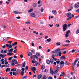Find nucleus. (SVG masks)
Listing matches in <instances>:
<instances>
[{"instance_id":"nucleus-1","label":"nucleus","mask_w":79,"mask_h":79,"mask_svg":"<svg viewBox=\"0 0 79 79\" xmlns=\"http://www.w3.org/2000/svg\"><path fill=\"white\" fill-rule=\"evenodd\" d=\"M76 64V63L74 62L72 64V70L74 71H76V69H74V66Z\"/></svg>"},{"instance_id":"nucleus-2","label":"nucleus","mask_w":79,"mask_h":79,"mask_svg":"<svg viewBox=\"0 0 79 79\" xmlns=\"http://www.w3.org/2000/svg\"><path fill=\"white\" fill-rule=\"evenodd\" d=\"M61 49L60 48H57L56 49L55 51H53L52 52V53H57L58 51H60Z\"/></svg>"},{"instance_id":"nucleus-3","label":"nucleus","mask_w":79,"mask_h":79,"mask_svg":"<svg viewBox=\"0 0 79 79\" xmlns=\"http://www.w3.org/2000/svg\"><path fill=\"white\" fill-rule=\"evenodd\" d=\"M64 62L63 61H62L60 62L59 64V67L60 68V69L62 67H63L64 66Z\"/></svg>"},{"instance_id":"nucleus-4","label":"nucleus","mask_w":79,"mask_h":79,"mask_svg":"<svg viewBox=\"0 0 79 79\" xmlns=\"http://www.w3.org/2000/svg\"><path fill=\"white\" fill-rule=\"evenodd\" d=\"M58 53L57 54H55V56H61V51L58 52H57Z\"/></svg>"},{"instance_id":"nucleus-5","label":"nucleus","mask_w":79,"mask_h":79,"mask_svg":"<svg viewBox=\"0 0 79 79\" xmlns=\"http://www.w3.org/2000/svg\"><path fill=\"white\" fill-rule=\"evenodd\" d=\"M67 28V25L66 24H64L63 26V30L64 31H65L66 30Z\"/></svg>"},{"instance_id":"nucleus-6","label":"nucleus","mask_w":79,"mask_h":79,"mask_svg":"<svg viewBox=\"0 0 79 79\" xmlns=\"http://www.w3.org/2000/svg\"><path fill=\"white\" fill-rule=\"evenodd\" d=\"M66 16L67 17L72 18V17H71V13L70 12L67 13L66 14Z\"/></svg>"},{"instance_id":"nucleus-7","label":"nucleus","mask_w":79,"mask_h":79,"mask_svg":"<svg viewBox=\"0 0 79 79\" xmlns=\"http://www.w3.org/2000/svg\"><path fill=\"white\" fill-rule=\"evenodd\" d=\"M70 33V31H68L66 33V34L65 35V37H68L69 36V34Z\"/></svg>"},{"instance_id":"nucleus-8","label":"nucleus","mask_w":79,"mask_h":79,"mask_svg":"<svg viewBox=\"0 0 79 79\" xmlns=\"http://www.w3.org/2000/svg\"><path fill=\"white\" fill-rule=\"evenodd\" d=\"M13 13H14V14H21V13H22V12H18L15 10L13 11Z\"/></svg>"},{"instance_id":"nucleus-9","label":"nucleus","mask_w":79,"mask_h":79,"mask_svg":"<svg viewBox=\"0 0 79 79\" xmlns=\"http://www.w3.org/2000/svg\"><path fill=\"white\" fill-rule=\"evenodd\" d=\"M50 74H52V76H53V74H54V72H53V69H50Z\"/></svg>"},{"instance_id":"nucleus-10","label":"nucleus","mask_w":79,"mask_h":79,"mask_svg":"<svg viewBox=\"0 0 79 79\" xmlns=\"http://www.w3.org/2000/svg\"><path fill=\"white\" fill-rule=\"evenodd\" d=\"M56 68L57 69H56L54 72L55 73H58V71H59V69H60V67H56Z\"/></svg>"},{"instance_id":"nucleus-11","label":"nucleus","mask_w":79,"mask_h":79,"mask_svg":"<svg viewBox=\"0 0 79 79\" xmlns=\"http://www.w3.org/2000/svg\"><path fill=\"white\" fill-rule=\"evenodd\" d=\"M12 63H15V64H18V62L15 59L12 60Z\"/></svg>"},{"instance_id":"nucleus-12","label":"nucleus","mask_w":79,"mask_h":79,"mask_svg":"<svg viewBox=\"0 0 79 79\" xmlns=\"http://www.w3.org/2000/svg\"><path fill=\"white\" fill-rule=\"evenodd\" d=\"M57 65H56V67H60V61H56Z\"/></svg>"},{"instance_id":"nucleus-13","label":"nucleus","mask_w":79,"mask_h":79,"mask_svg":"<svg viewBox=\"0 0 79 79\" xmlns=\"http://www.w3.org/2000/svg\"><path fill=\"white\" fill-rule=\"evenodd\" d=\"M22 71H21V74L22 76L24 75V71L25 70V69L24 68H22L21 69Z\"/></svg>"},{"instance_id":"nucleus-14","label":"nucleus","mask_w":79,"mask_h":79,"mask_svg":"<svg viewBox=\"0 0 79 79\" xmlns=\"http://www.w3.org/2000/svg\"><path fill=\"white\" fill-rule=\"evenodd\" d=\"M52 13H53V14L54 15H56V14H57V12H56V10H53L52 11Z\"/></svg>"},{"instance_id":"nucleus-15","label":"nucleus","mask_w":79,"mask_h":79,"mask_svg":"<svg viewBox=\"0 0 79 79\" xmlns=\"http://www.w3.org/2000/svg\"><path fill=\"white\" fill-rule=\"evenodd\" d=\"M30 16H31L32 17H33V18H35V14L33 13H31L30 14Z\"/></svg>"},{"instance_id":"nucleus-16","label":"nucleus","mask_w":79,"mask_h":79,"mask_svg":"<svg viewBox=\"0 0 79 79\" xmlns=\"http://www.w3.org/2000/svg\"><path fill=\"white\" fill-rule=\"evenodd\" d=\"M50 63H51V64H52L53 63V62H54V61H55L53 59H50Z\"/></svg>"},{"instance_id":"nucleus-17","label":"nucleus","mask_w":79,"mask_h":79,"mask_svg":"<svg viewBox=\"0 0 79 79\" xmlns=\"http://www.w3.org/2000/svg\"><path fill=\"white\" fill-rule=\"evenodd\" d=\"M55 57V55L52 54V58H53V59L55 61H56L57 60V59H56V58H54Z\"/></svg>"},{"instance_id":"nucleus-18","label":"nucleus","mask_w":79,"mask_h":79,"mask_svg":"<svg viewBox=\"0 0 79 79\" xmlns=\"http://www.w3.org/2000/svg\"><path fill=\"white\" fill-rule=\"evenodd\" d=\"M32 57H33V58H36V59H37V58H38V57L36 55H33V56L32 57H31V59L32 58Z\"/></svg>"},{"instance_id":"nucleus-19","label":"nucleus","mask_w":79,"mask_h":79,"mask_svg":"<svg viewBox=\"0 0 79 79\" xmlns=\"http://www.w3.org/2000/svg\"><path fill=\"white\" fill-rule=\"evenodd\" d=\"M42 75H41V74L39 75L37 77V78L38 79H40V78H41L42 77Z\"/></svg>"},{"instance_id":"nucleus-20","label":"nucleus","mask_w":79,"mask_h":79,"mask_svg":"<svg viewBox=\"0 0 79 79\" xmlns=\"http://www.w3.org/2000/svg\"><path fill=\"white\" fill-rule=\"evenodd\" d=\"M60 59L61 60H62V59H64V60H66V58L65 57H64V56H62L60 57Z\"/></svg>"},{"instance_id":"nucleus-21","label":"nucleus","mask_w":79,"mask_h":79,"mask_svg":"<svg viewBox=\"0 0 79 79\" xmlns=\"http://www.w3.org/2000/svg\"><path fill=\"white\" fill-rule=\"evenodd\" d=\"M28 66H26L25 67V73H26V72L27 71V70H28Z\"/></svg>"},{"instance_id":"nucleus-22","label":"nucleus","mask_w":79,"mask_h":79,"mask_svg":"<svg viewBox=\"0 0 79 79\" xmlns=\"http://www.w3.org/2000/svg\"><path fill=\"white\" fill-rule=\"evenodd\" d=\"M25 24H27V25L30 24L31 22H30V21H28V22H25Z\"/></svg>"},{"instance_id":"nucleus-23","label":"nucleus","mask_w":79,"mask_h":79,"mask_svg":"<svg viewBox=\"0 0 79 79\" xmlns=\"http://www.w3.org/2000/svg\"><path fill=\"white\" fill-rule=\"evenodd\" d=\"M7 54L8 55H9L10 56H11V55H13V53L11 52L7 53Z\"/></svg>"},{"instance_id":"nucleus-24","label":"nucleus","mask_w":79,"mask_h":79,"mask_svg":"<svg viewBox=\"0 0 79 79\" xmlns=\"http://www.w3.org/2000/svg\"><path fill=\"white\" fill-rule=\"evenodd\" d=\"M74 8H79V5H77V4H75L74 5Z\"/></svg>"},{"instance_id":"nucleus-25","label":"nucleus","mask_w":79,"mask_h":79,"mask_svg":"<svg viewBox=\"0 0 79 79\" xmlns=\"http://www.w3.org/2000/svg\"><path fill=\"white\" fill-rule=\"evenodd\" d=\"M10 71V68H8L6 69V72H8V71Z\"/></svg>"},{"instance_id":"nucleus-26","label":"nucleus","mask_w":79,"mask_h":79,"mask_svg":"<svg viewBox=\"0 0 79 79\" xmlns=\"http://www.w3.org/2000/svg\"><path fill=\"white\" fill-rule=\"evenodd\" d=\"M4 61L5 62V64H6V65L7 64H8V60H4Z\"/></svg>"},{"instance_id":"nucleus-27","label":"nucleus","mask_w":79,"mask_h":79,"mask_svg":"<svg viewBox=\"0 0 79 79\" xmlns=\"http://www.w3.org/2000/svg\"><path fill=\"white\" fill-rule=\"evenodd\" d=\"M32 71H36V69H35V67H33L32 69Z\"/></svg>"},{"instance_id":"nucleus-28","label":"nucleus","mask_w":79,"mask_h":79,"mask_svg":"<svg viewBox=\"0 0 79 79\" xmlns=\"http://www.w3.org/2000/svg\"><path fill=\"white\" fill-rule=\"evenodd\" d=\"M45 69V66L44 65H43L41 66V69L43 70V69Z\"/></svg>"},{"instance_id":"nucleus-29","label":"nucleus","mask_w":79,"mask_h":79,"mask_svg":"<svg viewBox=\"0 0 79 79\" xmlns=\"http://www.w3.org/2000/svg\"><path fill=\"white\" fill-rule=\"evenodd\" d=\"M33 11V9H31L29 10L28 11V13H31V12H32V11Z\"/></svg>"},{"instance_id":"nucleus-30","label":"nucleus","mask_w":79,"mask_h":79,"mask_svg":"<svg viewBox=\"0 0 79 79\" xmlns=\"http://www.w3.org/2000/svg\"><path fill=\"white\" fill-rule=\"evenodd\" d=\"M32 6H33V7H36V6H37V4H35V3H34L33 4Z\"/></svg>"},{"instance_id":"nucleus-31","label":"nucleus","mask_w":79,"mask_h":79,"mask_svg":"<svg viewBox=\"0 0 79 79\" xmlns=\"http://www.w3.org/2000/svg\"><path fill=\"white\" fill-rule=\"evenodd\" d=\"M13 48H11L10 50L8 51V52L11 53V52H13Z\"/></svg>"},{"instance_id":"nucleus-32","label":"nucleus","mask_w":79,"mask_h":79,"mask_svg":"<svg viewBox=\"0 0 79 79\" xmlns=\"http://www.w3.org/2000/svg\"><path fill=\"white\" fill-rule=\"evenodd\" d=\"M12 58H13V57L9 58L8 57L7 58V60H10H10H12Z\"/></svg>"},{"instance_id":"nucleus-33","label":"nucleus","mask_w":79,"mask_h":79,"mask_svg":"<svg viewBox=\"0 0 79 79\" xmlns=\"http://www.w3.org/2000/svg\"><path fill=\"white\" fill-rule=\"evenodd\" d=\"M13 74L14 75L16 76V75H17V73L16 72H13Z\"/></svg>"},{"instance_id":"nucleus-34","label":"nucleus","mask_w":79,"mask_h":79,"mask_svg":"<svg viewBox=\"0 0 79 79\" xmlns=\"http://www.w3.org/2000/svg\"><path fill=\"white\" fill-rule=\"evenodd\" d=\"M28 55L29 56H32V53L29 52L28 53Z\"/></svg>"},{"instance_id":"nucleus-35","label":"nucleus","mask_w":79,"mask_h":79,"mask_svg":"<svg viewBox=\"0 0 79 79\" xmlns=\"http://www.w3.org/2000/svg\"><path fill=\"white\" fill-rule=\"evenodd\" d=\"M64 63L65 64H66V65H69V63L68 61H66Z\"/></svg>"},{"instance_id":"nucleus-36","label":"nucleus","mask_w":79,"mask_h":79,"mask_svg":"<svg viewBox=\"0 0 79 79\" xmlns=\"http://www.w3.org/2000/svg\"><path fill=\"white\" fill-rule=\"evenodd\" d=\"M16 71V69H11V71Z\"/></svg>"},{"instance_id":"nucleus-37","label":"nucleus","mask_w":79,"mask_h":79,"mask_svg":"<svg viewBox=\"0 0 79 79\" xmlns=\"http://www.w3.org/2000/svg\"><path fill=\"white\" fill-rule=\"evenodd\" d=\"M25 65L26 63H25V62H24V63L22 65V68H24V67H25Z\"/></svg>"},{"instance_id":"nucleus-38","label":"nucleus","mask_w":79,"mask_h":79,"mask_svg":"<svg viewBox=\"0 0 79 79\" xmlns=\"http://www.w3.org/2000/svg\"><path fill=\"white\" fill-rule=\"evenodd\" d=\"M46 41L47 42H50L51 41V39H48Z\"/></svg>"},{"instance_id":"nucleus-39","label":"nucleus","mask_w":79,"mask_h":79,"mask_svg":"<svg viewBox=\"0 0 79 79\" xmlns=\"http://www.w3.org/2000/svg\"><path fill=\"white\" fill-rule=\"evenodd\" d=\"M46 63L47 64H50V61L49 60H47L46 61Z\"/></svg>"},{"instance_id":"nucleus-40","label":"nucleus","mask_w":79,"mask_h":79,"mask_svg":"<svg viewBox=\"0 0 79 79\" xmlns=\"http://www.w3.org/2000/svg\"><path fill=\"white\" fill-rule=\"evenodd\" d=\"M79 58H77V59L75 60V61H74V62H75V63H76V62H77V61H78V60H79Z\"/></svg>"},{"instance_id":"nucleus-41","label":"nucleus","mask_w":79,"mask_h":79,"mask_svg":"<svg viewBox=\"0 0 79 79\" xmlns=\"http://www.w3.org/2000/svg\"><path fill=\"white\" fill-rule=\"evenodd\" d=\"M41 10H40V11H41V12H43V11H44V10L43 9V7H41Z\"/></svg>"},{"instance_id":"nucleus-42","label":"nucleus","mask_w":79,"mask_h":79,"mask_svg":"<svg viewBox=\"0 0 79 79\" xmlns=\"http://www.w3.org/2000/svg\"><path fill=\"white\" fill-rule=\"evenodd\" d=\"M79 29H77V31L76 32V34H79Z\"/></svg>"},{"instance_id":"nucleus-43","label":"nucleus","mask_w":79,"mask_h":79,"mask_svg":"<svg viewBox=\"0 0 79 79\" xmlns=\"http://www.w3.org/2000/svg\"><path fill=\"white\" fill-rule=\"evenodd\" d=\"M36 55L38 56H40V53L37 52L36 53Z\"/></svg>"},{"instance_id":"nucleus-44","label":"nucleus","mask_w":79,"mask_h":79,"mask_svg":"<svg viewBox=\"0 0 79 79\" xmlns=\"http://www.w3.org/2000/svg\"><path fill=\"white\" fill-rule=\"evenodd\" d=\"M0 57H1V58H4V55H3L0 54Z\"/></svg>"},{"instance_id":"nucleus-45","label":"nucleus","mask_w":79,"mask_h":79,"mask_svg":"<svg viewBox=\"0 0 79 79\" xmlns=\"http://www.w3.org/2000/svg\"><path fill=\"white\" fill-rule=\"evenodd\" d=\"M56 27H60V24H56V25L55 26Z\"/></svg>"},{"instance_id":"nucleus-46","label":"nucleus","mask_w":79,"mask_h":79,"mask_svg":"<svg viewBox=\"0 0 79 79\" xmlns=\"http://www.w3.org/2000/svg\"><path fill=\"white\" fill-rule=\"evenodd\" d=\"M36 66H37V64L39 63V62L36 61H35Z\"/></svg>"},{"instance_id":"nucleus-47","label":"nucleus","mask_w":79,"mask_h":79,"mask_svg":"<svg viewBox=\"0 0 79 79\" xmlns=\"http://www.w3.org/2000/svg\"><path fill=\"white\" fill-rule=\"evenodd\" d=\"M31 52L32 53H35V51L34 50H31Z\"/></svg>"},{"instance_id":"nucleus-48","label":"nucleus","mask_w":79,"mask_h":79,"mask_svg":"<svg viewBox=\"0 0 79 79\" xmlns=\"http://www.w3.org/2000/svg\"><path fill=\"white\" fill-rule=\"evenodd\" d=\"M3 15V14L2 12L0 11V17H2V16Z\"/></svg>"},{"instance_id":"nucleus-49","label":"nucleus","mask_w":79,"mask_h":79,"mask_svg":"<svg viewBox=\"0 0 79 79\" xmlns=\"http://www.w3.org/2000/svg\"><path fill=\"white\" fill-rule=\"evenodd\" d=\"M66 42H68V43H70V41L69 40H67L65 41Z\"/></svg>"},{"instance_id":"nucleus-50","label":"nucleus","mask_w":79,"mask_h":79,"mask_svg":"<svg viewBox=\"0 0 79 79\" xmlns=\"http://www.w3.org/2000/svg\"><path fill=\"white\" fill-rule=\"evenodd\" d=\"M56 44L57 45L59 46L60 45V42H58Z\"/></svg>"},{"instance_id":"nucleus-51","label":"nucleus","mask_w":79,"mask_h":79,"mask_svg":"<svg viewBox=\"0 0 79 79\" xmlns=\"http://www.w3.org/2000/svg\"><path fill=\"white\" fill-rule=\"evenodd\" d=\"M10 66V64H8L7 65H6V68H8Z\"/></svg>"},{"instance_id":"nucleus-52","label":"nucleus","mask_w":79,"mask_h":79,"mask_svg":"<svg viewBox=\"0 0 79 79\" xmlns=\"http://www.w3.org/2000/svg\"><path fill=\"white\" fill-rule=\"evenodd\" d=\"M49 26H50L51 27H53V24H52L51 25V24H49Z\"/></svg>"},{"instance_id":"nucleus-53","label":"nucleus","mask_w":79,"mask_h":79,"mask_svg":"<svg viewBox=\"0 0 79 79\" xmlns=\"http://www.w3.org/2000/svg\"><path fill=\"white\" fill-rule=\"evenodd\" d=\"M27 76H25L24 77L22 78V79H26Z\"/></svg>"},{"instance_id":"nucleus-54","label":"nucleus","mask_w":79,"mask_h":79,"mask_svg":"<svg viewBox=\"0 0 79 79\" xmlns=\"http://www.w3.org/2000/svg\"><path fill=\"white\" fill-rule=\"evenodd\" d=\"M11 66H14L15 65V63L14 62H13L11 63Z\"/></svg>"},{"instance_id":"nucleus-55","label":"nucleus","mask_w":79,"mask_h":79,"mask_svg":"<svg viewBox=\"0 0 79 79\" xmlns=\"http://www.w3.org/2000/svg\"><path fill=\"white\" fill-rule=\"evenodd\" d=\"M43 79H47V77H46V76H44L43 78Z\"/></svg>"},{"instance_id":"nucleus-56","label":"nucleus","mask_w":79,"mask_h":79,"mask_svg":"<svg viewBox=\"0 0 79 79\" xmlns=\"http://www.w3.org/2000/svg\"><path fill=\"white\" fill-rule=\"evenodd\" d=\"M71 19V17H69V18H68L67 19V21H69V19Z\"/></svg>"},{"instance_id":"nucleus-57","label":"nucleus","mask_w":79,"mask_h":79,"mask_svg":"<svg viewBox=\"0 0 79 79\" xmlns=\"http://www.w3.org/2000/svg\"><path fill=\"white\" fill-rule=\"evenodd\" d=\"M1 53H4V51H3V50H2L1 51Z\"/></svg>"},{"instance_id":"nucleus-58","label":"nucleus","mask_w":79,"mask_h":79,"mask_svg":"<svg viewBox=\"0 0 79 79\" xmlns=\"http://www.w3.org/2000/svg\"><path fill=\"white\" fill-rule=\"evenodd\" d=\"M10 75H11V76H13V72H11L10 73Z\"/></svg>"},{"instance_id":"nucleus-59","label":"nucleus","mask_w":79,"mask_h":79,"mask_svg":"<svg viewBox=\"0 0 79 79\" xmlns=\"http://www.w3.org/2000/svg\"><path fill=\"white\" fill-rule=\"evenodd\" d=\"M42 46H39V49H42Z\"/></svg>"},{"instance_id":"nucleus-60","label":"nucleus","mask_w":79,"mask_h":79,"mask_svg":"<svg viewBox=\"0 0 79 79\" xmlns=\"http://www.w3.org/2000/svg\"><path fill=\"white\" fill-rule=\"evenodd\" d=\"M61 74H63V75H64V72H61Z\"/></svg>"},{"instance_id":"nucleus-61","label":"nucleus","mask_w":79,"mask_h":79,"mask_svg":"<svg viewBox=\"0 0 79 79\" xmlns=\"http://www.w3.org/2000/svg\"><path fill=\"white\" fill-rule=\"evenodd\" d=\"M31 62H32V63H35V61H34V60H31Z\"/></svg>"},{"instance_id":"nucleus-62","label":"nucleus","mask_w":79,"mask_h":79,"mask_svg":"<svg viewBox=\"0 0 79 79\" xmlns=\"http://www.w3.org/2000/svg\"><path fill=\"white\" fill-rule=\"evenodd\" d=\"M16 19H21V17H16Z\"/></svg>"},{"instance_id":"nucleus-63","label":"nucleus","mask_w":79,"mask_h":79,"mask_svg":"<svg viewBox=\"0 0 79 79\" xmlns=\"http://www.w3.org/2000/svg\"><path fill=\"white\" fill-rule=\"evenodd\" d=\"M20 57L21 58H23V56L22 55H21L20 56Z\"/></svg>"},{"instance_id":"nucleus-64","label":"nucleus","mask_w":79,"mask_h":79,"mask_svg":"<svg viewBox=\"0 0 79 79\" xmlns=\"http://www.w3.org/2000/svg\"><path fill=\"white\" fill-rule=\"evenodd\" d=\"M76 11L77 13H79V9H77Z\"/></svg>"}]
</instances>
